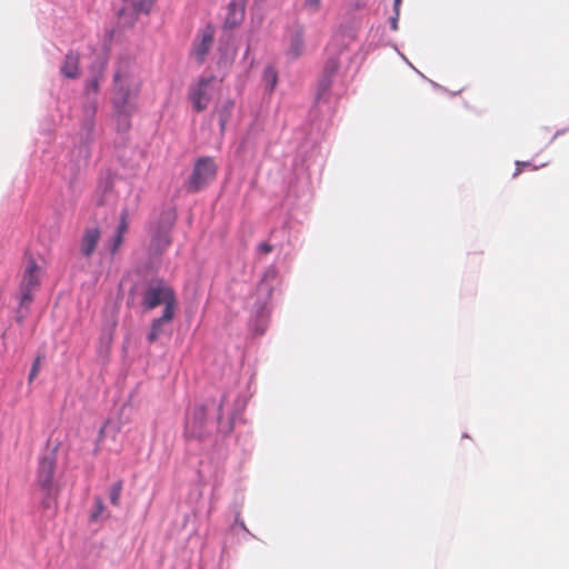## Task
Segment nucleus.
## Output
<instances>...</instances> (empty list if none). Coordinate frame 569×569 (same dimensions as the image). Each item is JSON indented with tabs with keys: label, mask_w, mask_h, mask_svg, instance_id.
<instances>
[{
	"label": "nucleus",
	"mask_w": 569,
	"mask_h": 569,
	"mask_svg": "<svg viewBox=\"0 0 569 569\" xmlns=\"http://www.w3.org/2000/svg\"><path fill=\"white\" fill-rule=\"evenodd\" d=\"M42 273L43 268L32 256L28 257L19 284L20 307L28 308L31 305L33 301V293L40 287Z\"/></svg>",
	"instance_id": "3"
},
{
	"label": "nucleus",
	"mask_w": 569,
	"mask_h": 569,
	"mask_svg": "<svg viewBox=\"0 0 569 569\" xmlns=\"http://www.w3.org/2000/svg\"><path fill=\"white\" fill-rule=\"evenodd\" d=\"M113 81L114 110L119 118H123L124 128H128V116L133 111L130 98L136 97L141 88V79L134 62L130 59H121L118 63Z\"/></svg>",
	"instance_id": "1"
},
{
	"label": "nucleus",
	"mask_w": 569,
	"mask_h": 569,
	"mask_svg": "<svg viewBox=\"0 0 569 569\" xmlns=\"http://www.w3.org/2000/svg\"><path fill=\"white\" fill-rule=\"evenodd\" d=\"M61 73L68 79H77L80 77V54L69 51L61 64Z\"/></svg>",
	"instance_id": "12"
},
{
	"label": "nucleus",
	"mask_w": 569,
	"mask_h": 569,
	"mask_svg": "<svg viewBox=\"0 0 569 569\" xmlns=\"http://www.w3.org/2000/svg\"><path fill=\"white\" fill-rule=\"evenodd\" d=\"M123 489V481L118 480L116 483L112 485L109 492L110 502L114 507H119L121 503V493Z\"/></svg>",
	"instance_id": "17"
},
{
	"label": "nucleus",
	"mask_w": 569,
	"mask_h": 569,
	"mask_svg": "<svg viewBox=\"0 0 569 569\" xmlns=\"http://www.w3.org/2000/svg\"><path fill=\"white\" fill-rule=\"evenodd\" d=\"M129 230V212L123 209L119 217V224L116 228L114 234L106 242V248L111 256H114L123 243L124 234Z\"/></svg>",
	"instance_id": "7"
},
{
	"label": "nucleus",
	"mask_w": 569,
	"mask_h": 569,
	"mask_svg": "<svg viewBox=\"0 0 569 569\" xmlns=\"http://www.w3.org/2000/svg\"><path fill=\"white\" fill-rule=\"evenodd\" d=\"M214 38V30L207 27L200 34V40L193 47V54L199 63H202L209 53Z\"/></svg>",
	"instance_id": "9"
},
{
	"label": "nucleus",
	"mask_w": 569,
	"mask_h": 569,
	"mask_svg": "<svg viewBox=\"0 0 569 569\" xmlns=\"http://www.w3.org/2000/svg\"><path fill=\"white\" fill-rule=\"evenodd\" d=\"M303 51V40L301 34H296L290 44L289 53L292 57H299Z\"/></svg>",
	"instance_id": "18"
},
{
	"label": "nucleus",
	"mask_w": 569,
	"mask_h": 569,
	"mask_svg": "<svg viewBox=\"0 0 569 569\" xmlns=\"http://www.w3.org/2000/svg\"><path fill=\"white\" fill-rule=\"evenodd\" d=\"M217 174V166L209 157H203L197 160L193 171L188 181V190L197 192L209 182H211Z\"/></svg>",
	"instance_id": "5"
},
{
	"label": "nucleus",
	"mask_w": 569,
	"mask_h": 569,
	"mask_svg": "<svg viewBox=\"0 0 569 569\" xmlns=\"http://www.w3.org/2000/svg\"><path fill=\"white\" fill-rule=\"evenodd\" d=\"M94 511L92 512V520H97L104 511V505L100 497L94 498Z\"/></svg>",
	"instance_id": "20"
},
{
	"label": "nucleus",
	"mask_w": 569,
	"mask_h": 569,
	"mask_svg": "<svg viewBox=\"0 0 569 569\" xmlns=\"http://www.w3.org/2000/svg\"><path fill=\"white\" fill-rule=\"evenodd\" d=\"M128 7L123 8L120 14H123L128 9H131L136 16L140 13L148 14L153 7L154 0H128Z\"/></svg>",
	"instance_id": "14"
},
{
	"label": "nucleus",
	"mask_w": 569,
	"mask_h": 569,
	"mask_svg": "<svg viewBox=\"0 0 569 569\" xmlns=\"http://www.w3.org/2000/svg\"><path fill=\"white\" fill-rule=\"evenodd\" d=\"M391 28L393 30H397V28H398V16L397 14L395 18L391 19Z\"/></svg>",
	"instance_id": "26"
},
{
	"label": "nucleus",
	"mask_w": 569,
	"mask_h": 569,
	"mask_svg": "<svg viewBox=\"0 0 569 569\" xmlns=\"http://www.w3.org/2000/svg\"><path fill=\"white\" fill-rule=\"evenodd\" d=\"M174 318L173 312H162L161 317L152 320L149 333L147 335V340L150 343L156 342L163 333L164 327L169 325Z\"/></svg>",
	"instance_id": "11"
},
{
	"label": "nucleus",
	"mask_w": 569,
	"mask_h": 569,
	"mask_svg": "<svg viewBox=\"0 0 569 569\" xmlns=\"http://www.w3.org/2000/svg\"><path fill=\"white\" fill-rule=\"evenodd\" d=\"M244 18V2L243 0H231L227 7V16L224 19V27L232 29L238 27Z\"/></svg>",
	"instance_id": "10"
},
{
	"label": "nucleus",
	"mask_w": 569,
	"mask_h": 569,
	"mask_svg": "<svg viewBox=\"0 0 569 569\" xmlns=\"http://www.w3.org/2000/svg\"><path fill=\"white\" fill-rule=\"evenodd\" d=\"M262 79H263V82H264L266 87L268 88V90L272 91L274 89V87L277 86V82H278V72H277V70L273 67L268 66L263 70Z\"/></svg>",
	"instance_id": "16"
},
{
	"label": "nucleus",
	"mask_w": 569,
	"mask_h": 569,
	"mask_svg": "<svg viewBox=\"0 0 569 569\" xmlns=\"http://www.w3.org/2000/svg\"><path fill=\"white\" fill-rule=\"evenodd\" d=\"M97 92L99 90V78H94L88 82V91Z\"/></svg>",
	"instance_id": "25"
},
{
	"label": "nucleus",
	"mask_w": 569,
	"mask_h": 569,
	"mask_svg": "<svg viewBox=\"0 0 569 569\" xmlns=\"http://www.w3.org/2000/svg\"><path fill=\"white\" fill-rule=\"evenodd\" d=\"M401 1L402 0H395V10H396L397 16H399V7L401 4Z\"/></svg>",
	"instance_id": "27"
},
{
	"label": "nucleus",
	"mask_w": 569,
	"mask_h": 569,
	"mask_svg": "<svg viewBox=\"0 0 569 569\" xmlns=\"http://www.w3.org/2000/svg\"><path fill=\"white\" fill-rule=\"evenodd\" d=\"M212 77L200 78L197 83L190 87L189 98L197 112L206 110L210 102V86Z\"/></svg>",
	"instance_id": "6"
},
{
	"label": "nucleus",
	"mask_w": 569,
	"mask_h": 569,
	"mask_svg": "<svg viewBox=\"0 0 569 569\" xmlns=\"http://www.w3.org/2000/svg\"><path fill=\"white\" fill-rule=\"evenodd\" d=\"M101 231L98 227L87 228L80 240V252L84 258H90L100 241Z\"/></svg>",
	"instance_id": "8"
},
{
	"label": "nucleus",
	"mask_w": 569,
	"mask_h": 569,
	"mask_svg": "<svg viewBox=\"0 0 569 569\" xmlns=\"http://www.w3.org/2000/svg\"><path fill=\"white\" fill-rule=\"evenodd\" d=\"M163 305L162 312L176 313L178 301L174 291L162 280L151 281L142 295V306L150 311Z\"/></svg>",
	"instance_id": "2"
},
{
	"label": "nucleus",
	"mask_w": 569,
	"mask_h": 569,
	"mask_svg": "<svg viewBox=\"0 0 569 569\" xmlns=\"http://www.w3.org/2000/svg\"><path fill=\"white\" fill-rule=\"evenodd\" d=\"M259 251L267 254L270 253L273 250V247L268 242H262L258 247Z\"/></svg>",
	"instance_id": "24"
},
{
	"label": "nucleus",
	"mask_w": 569,
	"mask_h": 569,
	"mask_svg": "<svg viewBox=\"0 0 569 569\" xmlns=\"http://www.w3.org/2000/svg\"><path fill=\"white\" fill-rule=\"evenodd\" d=\"M57 451L58 447L56 446L50 451L42 455L38 461L36 482L40 489L48 495L52 492L54 487V473L58 460Z\"/></svg>",
	"instance_id": "4"
},
{
	"label": "nucleus",
	"mask_w": 569,
	"mask_h": 569,
	"mask_svg": "<svg viewBox=\"0 0 569 569\" xmlns=\"http://www.w3.org/2000/svg\"><path fill=\"white\" fill-rule=\"evenodd\" d=\"M41 367V356H38L31 367L30 373H29V382H32L33 379L38 376Z\"/></svg>",
	"instance_id": "21"
},
{
	"label": "nucleus",
	"mask_w": 569,
	"mask_h": 569,
	"mask_svg": "<svg viewBox=\"0 0 569 569\" xmlns=\"http://www.w3.org/2000/svg\"><path fill=\"white\" fill-rule=\"evenodd\" d=\"M531 167L530 162H523V161H517L516 162V171L513 173V177L519 176L525 168Z\"/></svg>",
	"instance_id": "23"
},
{
	"label": "nucleus",
	"mask_w": 569,
	"mask_h": 569,
	"mask_svg": "<svg viewBox=\"0 0 569 569\" xmlns=\"http://www.w3.org/2000/svg\"><path fill=\"white\" fill-rule=\"evenodd\" d=\"M232 102L228 101L223 108L219 111V122L221 131L224 130V127L230 118L231 111H232Z\"/></svg>",
	"instance_id": "19"
},
{
	"label": "nucleus",
	"mask_w": 569,
	"mask_h": 569,
	"mask_svg": "<svg viewBox=\"0 0 569 569\" xmlns=\"http://www.w3.org/2000/svg\"><path fill=\"white\" fill-rule=\"evenodd\" d=\"M339 68L340 61L337 57H331L327 60L323 69V76L319 84L322 91H327L330 88L332 79L337 74Z\"/></svg>",
	"instance_id": "13"
},
{
	"label": "nucleus",
	"mask_w": 569,
	"mask_h": 569,
	"mask_svg": "<svg viewBox=\"0 0 569 569\" xmlns=\"http://www.w3.org/2000/svg\"><path fill=\"white\" fill-rule=\"evenodd\" d=\"M303 6L311 12H317L321 8V0H305Z\"/></svg>",
	"instance_id": "22"
},
{
	"label": "nucleus",
	"mask_w": 569,
	"mask_h": 569,
	"mask_svg": "<svg viewBox=\"0 0 569 569\" xmlns=\"http://www.w3.org/2000/svg\"><path fill=\"white\" fill-rule=\"evenodd\" d=\"M170 236L168 231H159L151 240V246L156 251L161 252L170 244Z\"/></svg>",
	"instance_id": "15"
}]
</instances>
